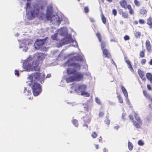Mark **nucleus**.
Returning a JSON list of instances; mask_svg holds the SVG:
<instances>
[{"label": "nucleus", "mask_w": 152, "mask_h": 152, "mask_svg": "<svg viewBox=\"0 0 152 152\" xmlns=\"http://www.w3.org/2000/svg\"><path fill=\"white\" fill-rule=\"evenodd\" d=\"M84 108L87 112H86V115L83 117V122L85 123V124L83 125V126H86L88 128V126L87 125L90 123L91 119V114L89 111V110H91V109H89L88 106L87 105L85 106Z\"/></svg>", "instance_id": "nucleus-1"}, {"label": "nucleus", "mask_w": 152, "mask_h": 152, "mask_svg": "<svg viewBox=\"0 0 152 152\" xmlns=\"http://www.w3.org/2000/svg\"><path fill=\"white\" fill-rule=\"evenodd\" d=\"M39 7L38 4H36L34 5L33 7L30 11L31 14L28 16V18L31 20L34 18L37 17L39 14Z\"/></svg>", "instance_id": "nucleus-2"}, {"label": "nucleus", "mask_w": 152, "mask_h": 152, "mask_svg": "<svg viewBox=\"0 0 152 152\" xmlns=\"http://www.w3.org/2000/svg\"><path fill=\"white\" fill-rule=\"evenodd\" d=\"M31 88L33 94L34 96H38L41 92V86L37 82L33 84Z\"/></svg>", "instance_id": "nucleus-3"}, {"label": "nucleus", "mask_w": 152, "mask_h": 152, "mask_svg": "<svg viewBox=\"0 0 152 152\" xmlns=\"http://www.w3.org/2000/svg\"><path fill=\"white\" fill-rule=\"evenodd\" d=\"M119 4L124 9H127L129 10V13L131 15L134 14V11L132 9L131 6L130 4H128L126 1L125 0H121L119 1Z\"/></svg>", "instance_id": "nucleus-4"}, {"label": "nucleus", "mask_w": 152, "mask_h": 152, "mask_svg": "<svg viewBox=\"0 0 152 152\" xmlns=\"http://www.w3.org/2000/svg\"><path fill=\"white\" fill-rule=\"evenodd\" d=\"M69 66H71L73 67V68L68 67L67 68V74L69 75H74L77 72L75 68H78L79 69H80V64L75 63H72L70 65H69Z\"/></svg>", "instance_id": "nucleus-5"}, {"label": "nucleus", "mask_w": 152, "mask_h": 152, "mask_svg": "<svg viewBox=\"0 0 152 152\" xmlns=\"http://www.w3.org/2000/svg\"><path fill=\"white\" fill-rule=\"evenodd\" d=\"M47 20L50 19L51 21L53 24L58 25L59 26L62 20L60 19L58 16L54 15L51 17L50 15H47L46 16Z\"/></svg>", "instance_id": "nucleus-6"}, {"label": "nucleus", "mask_w": 152, "mask_h": 152, "mask_svg": "<svg viewBox=\"0 0 152 152\" xmlns=\"http://www.w3.org/2000/svg\"><path fill=\"white\" fill-rule=\"evenodd\" d=\"M34 77L35 80L41 83L42 84L45 79V75L44 74H41L39 72L33 73Z\"/></svg>", "instance_id": "nucleus-7"}, {"label": "nucleus", "mask_w": 152, "mask_h": 152, "mask_svg": "<svg viewBox=\"0 0 152 152\" xmlns=\"http://www.w3.org/2000/svg\"><path fill=\"white\" fill-rule=\"evenodd\" d=\"M72 88H75V90L77 92L80 91L81 92L86 90L87 88L86 85L84 84L81 85L77 84L74 85L72 87Z\"/></svg>", "instance_id": "nucleus-8"}, {"label": "nucleus", "mask_w": 152, "mask_h": 152, "mask_svg": "<svg viewBox=\"0 0 152 152\" xmlns=\"http://www.w3.org/2000/svg\"><path fill=\"white\" fill-rule=\"evenodd\" d=\"M73 42V39L71 37H66L61 40L59 43L57 45L58 47H61L64 45L71 43Z\"/></svg>", "instance_id": "nucleus-9"}, {"label": "nucleus", "mask_w": 152, "mask_h": 152, "mask_svg": "<svg viewBox=\"0 0 152 152\" xmlns=\"http://www.w3.org/2000/svg\"><path fill=\"white\" fill-rule=\"evenodd\" d=\"M73 76L75 81H80L83 78V74L80 72H76Z\"/></svg>", "instance_id": "nucleus-10"}, {"label": "nucleus", "mask_w": 152, "mask_h": 152, "mask_svg": "<svg viewBox=\"0 0 152 152\" xmlns=\"http://www.w3.org/2000/svg\"><path fill=\"white\" fill-rule=\"evenodd\" d=\"M39 62L38 60L33 61L32 63V69L35 71H39L40 67L38 66Z\"/></svg>", "instance_id": "nucleus-11"}, {"label": "nucleus", "mask_w": 152, "mask_h": 152, "mask_svg": "<svg viewBox=\"0 0 152 152\" xmlns=\"http://www.w3.org/2000/svg\"><path fill=\"white\" fill-rule=\"evenodd\" d=\"M44 44L43 41L41 40H37L34 44L35 48L37 49L40 48Z\"/></svg>", "instance_id": "nucleus-12"}, {"label": "nucleus", "mask_w": 152, "mask_h": 152, "mask_svg": "<svg viewBox=\"0 0 152 152\" xmlns=\"http://www.w3.org/2000/svg\"><path fill=\"white\" fill-rule=\"evenodd\" d=\"M102 50L103 55L105 57L109 58L111 57L110 54L107 49L105 48Z\"/></svg>", "instance_id": "nucleus-13"}, {"label": "nucleus", "mask_w": 152, "mask_h": 152, "mask_svg": "<svg viewBox=\"0 0 152 152\" xmlns=\"http://www.w3.org/2000/svg\"><path fill=\"white\" fill-rule=\"evenodd\" d=\"M23 66L24 69L27 71L31 67V65L29 64L28 61H23Z\"/></svg>", "instance_id": "nucleus-14"}, {"label": "nucleus", "mask_w": 152, "mask_h": 152, "mask_svg": "<svg viewBox=\"0 0 152 152\" xmlns=\"http://www.w3.org/2000/svg\"><path fill=\"white\" fill-rule=\"evenodd\" d=\"M146 49L148 52H150L151 50V45L149 40L148 39L146 40L145 42Z\"/></svg>", "instance_id": "nucleus-15"}, {"label": "nucleus", "mask_w": 152, "mask_h": 152, "mask_svg": "<svg viewBox=\"0 0 152 152\" xmlns=\"http://www.w3.org/2000/svg\"><path fill=\"white\" fill-rule=\"evenodd\" d=\"M137 72L141 79H142L143 81H145V77L144 72L140 69L138 70Z\"/></svg>", "instance_id": "nucleus-16"}, {"label": "nucleus", "mask_w": 152, "mask_h": 152, "mask_svg": "<svg viewBox=\"0 0 152 152\" xmlns=\"http://www.w3.org/2000/svg\"><path fill=\"white\" fill-rule=\"evenodd\" d=\"M44 54L43 53H38L37 54V58L39 61H41L45 58Z\"/></svg>", "instance_id": "nucleus-17"}, {"label": "nucleus", "mask_w": 152, "mask_h": 152, "mask_svg": "<svg viewBox=\"0 0 152 152\" xmlns=\"http://www.w3.org/2000/svg\"><path fill=\"white\" fill-rule=\"evenodd\" d=\"M125 61L127 64L128 68L130 69V70L132 72H134V69L132 67V66L129 61L128 60L126 59L125 60Z\"/></svg>", "instance_id": "nucleus-18"}, {"label": "nucleus", "mask_w": 152, "mask_h": 152, "mask_svg": "<svg viewBox=\"0 0 152 152\" xmlns=\"http://www.w3.org/2000/svg\"><path fill=\"white\" fill-rule=\"evenodd\" d=\"M66 81L68 83L75 81V80L73 75L72 76H70L66 79Z\"/></svg>", "instance_id": "nucleus-19"}, {"label": "nucleus", "mask_w": 152, "mask_h": 152, "mask_svg": "<svg viewBox=\"0 0 152 152\" xmlns=\"http://www.w3.org/2000/svg\"><path fill=\"white\" fill-rule=\"evenodd\" d=\"M146 77L148 80H149L150 83H152V75L150 73H147L146 74Z\"/></svg>", "instance_id": "nucleus-20"}, {"label": "nucleus", "mask_w": 152, "mask_h": 152, "mask_svg": "<svg viewBox=\"0 0 152 152\" xmlns=\"http://www.w3.org/2000/svg\"><path fill=\"white\" fill-rule=\"evenodd\" d=\"M58 33H55L51 36V38L53 40L58 41Z\"/></svg>", "instance_id": "nucleus-21"}, {"label": "nucleus", "mask_w": 152, "mask_h": 152, "mask_svg": "<svg viewBox=\"0 0 152 152\" xmlns=\"http://www.w3.org/2000/svg\"><path fill=\"white\" fill-rule=\"evenodd\" d=\"M23 93H25L27 95L29 96L31 94V92L30 90H28L26 87H25Z\"/></svg>", "instance_id": "nucleus-22"}, {"label": "nucleus", "mask_w": 152, "mask_h": 152, "mask_svg": "<svg viewBox=\"0 0 152 152\" xmlns=\"http://www.w3.org/2000/svg\"><path fill=\"white\" fill-rule=\"evenodd\" d=\"M134 117L136 120L140 124H141L142 121L138 115L135 113H134Z\"/></svg>", "instance_id": "nucleus-23"}, {"label": "nucleus", "mask_w": 152, "mask_h": 152, "mask_svg": "<svg viewBox=\"0 0 152 152\" xmlns=\"http://www.w3.org/2000/svg\"><path fill=\"white\" fill-rule=\"evenodd\" d=\"M101 11V16L102 20L103 23L104 24H105L106 23V19L102 11V10Z\"/></svg>", "instance_id": "nucleus-24"}, {"label": "nucleus", "mask_w": 152, "mask_h": 152, "mask_svg": "<svg viewBox=\"0 0 152 152\" xmlns=\"http://www.w3.org/2000/svg\"><path fill=\"white\" fill-rule=\"evenodd\" d=\"M147 11L144 7H142L140 10V14L144 15L147 13Z\"/></svg>", "instance_id": "nucleus-25"}, {"label": "nucleus", "mask_w": 152, "mask_h": 152, "mask_svg": "<svg viewBox=\"0 0 152 152\" xmlns=\"http://www.w3.org/2000/svg\"><path fill=\"white\" fill-rule=\"evenodd\" d=\"M101 43V48L102 50L104 49V48L106 46V42L105 41L102 40L101 42H99Z\"/></svg>", "instance_id": "nucleus-26"}, {"label": "nucleus", "mask_w": 152, "mask_h": 152, "mask_svg": "<svg viewBox=\"0 0 152 152\" xmlns=\"http://www.w3.org/2000/svg\"><path fill=\"white\" fill-rule=\"evenodd\" d=\"M147 23L149 26H152V18L151 16L149 17L147 19Z\"/></svg>", "instance_id": "nucleus-27"}, {"label": "nucleus", "mask_w": 152, "mask_h": 152, "mask_svg": "<svg viewBox=\"0 0 152 152\" xmlns=\"http://www.w3.org/2000/svg\"><path fill=\"white\" fill-rule=\"evenodd\" d=\"M143 94L144 95V96L147 98H148L149 99H151V96L148 94L147 92V91L145 90H144L143 91Z\"/></svg>", "instance_id": "nucleus-28"}, {"label": "nucleus", "mask_w": 152, "mask_h": 152, "mask_svg": "<svg viewBox=\"0 0 152 152\" xmlns=\"http://www.w3.org/2000/svg\"><path fill=\"white\" fill-rule=\"evenodd\" d=\"M138 122H137L135 121H133V125L137 128H140L141 127L139 123H138Z\"/></svg>", "instance_id": "nucleus-29"}, {"label": "nucleus", "mask_w": 152, "mask_h": 152, "mask_svg": "<svg viewBox=\"0 0 152 152\" xmlns=\"http://www.w3.org/2000/svg\"><path fill=\"white\" fill-rule=\"evenodd\" d=\"M121 15L124 18H129L128 14L127 11L124 12Z\"/></svg>", "instance_id": "nucleus-30"}, {"label": "nucleus", "mask_w": 152, "mask_h": 152, "mask_svg": "<svg viewBox=\"0 0 152 152\" xmlns=\"http://www.w3.org/2000/svg\"><path fill=\"white\" fill-rule=\"evenodd\" d=\"M145 50L144 49L142 50L141 51L139 54L140 57L142 58H144L145 56Z\"/></svg>", "instance_id": "nucleus-31"}, {"label": "nucleus", "mask_w": 152, "mask_h": 152, "mask_svg": "<svg viewBox=\"0 0 152 152\" xmlns=\"http://www.w3.org/2000/svg\"><path fill=\"white\" fill-rule=\"evenodd\" d=\"M73 124L76 127H77L78 126V121L76 119H73L72 121Z\"/></svg>", "instance_id": "nucleus-32"}, {"label": "nucleus", "mask_w": 152, "mask_h": 152, "mask_svg": "<svg viewBox=\"0 0 152 152\" xmlns=\"http://www.w3.org/2000/svg\"><path fill=\"white\" fill-rule=\"evenodd\" d=\"M96 35L98 39L99 42H101L102 40V37L100 33L99 32H97L96 34Z\"/></svg>", "instance_id": "nucleus-33"}, {"label": "nucleus", "mask_w": 152, "mask_h": 152, "mask_svg": "<svg viewBox=\"0 0 152 152\" xmlns=\"http://www.w3.org/2000/svg\"><path fill=\"white\" fill-rule=\"evenodd\" d=\"M81 95L82 96H85L87 97H88L90 96V94L87 92L83 91L81 92Z\"/></svg>", "instance_id": "nucleus-34"}, {"label": "nucleus", "mask_w": 152, "mask_h": 152, "mask_svg": "<svg viewBox=\"0 0 152 152\" xmlns=\"http://www.w3.org/2000/svg\"><path fill=\"white\" fill-rule=\"evenodd\" d=\"M128 148L130 151L132 150L133 148V145L132 143L129 142H128Z\"/></svg>", "instance_id": "nucleus-35"}, {"label": "nucleus", "mask_w": 152, "mask_h": 152, "mask_svg": "<svg viewBox=\"0 0 152 152\" xmlns=\"http://www.w3.org/2000/svg\"><path fill=\"white\" fill-rule=\"evenodd\" d=\"M117 97L118 99L119 102L121 103H123V100L122 97L121 95H119Z\"/></svg>", "instance_id": "nucleus-36"}, {"label": "nucleus", "mask_w": 152, "mask_h": 152, "mask_svg": "<svg viewBox=\"0 0 152 152\" xmlns=\"http://www.w3.org/2000/svg\"><path fill=\"white\" fill-rule=\"evenodd\" d=\"M34 77L33 73L29 75L28 78L29 79L30 81L31 82H32L33 80V77Z\"/></svg>", "instance_id": "nucleus-37"}, {"label": "nucleus", "mask_w": 152, "mask_h": 152, "mask_svg": "<svg viewBox=\"0 0 152 152\" xmlns=\"http://www.w3.org/2000/svg\"><path fill=\"white\" fill-rule=\"evenodd\" d=\"M141 33L140 32H136L134 34V36L136 38H139L141 36Z\"/></svg>", "instance_id": "nucleus-38"}, {"label": "nucleus", "mask_w": 152, "mask_h": 152, "mask_svg": "<svg viewBox=\"0 0 152 152\" xmlns=\"http://www.w3.org/2000/svg\"><path fill=\"white\" fill-rule=\"evenodd\" d=\"M98 136L97 134L95 132H92L91 136L94 138H96Z\"/></svg>", "instance_id": "nucleus-39"}, {"label": "nucleus", "mask_w": 152, "mask_h": 152, "mask_svg": "<svg viewBox=\"0 0 152 152\" xmlns=\"http://www.w3.org/2000/svg\"><path fill=\"white\" fill-rule=\"evenodd\" d=\"M146 60L145 59H142L140 61L141 64L142 65H144L146 62Z\"/></svg>", "instance_id": "nucleus-40"}, {"label": "nucleus", "mask_w": 152, "mask_h": 152, "mask_svg": "<svg viewBox=\"0 0 152 152\" xmlns=\"http://www.w3.org/2000/svg\"><path fill=\"white\" fill-rule=\"evenodd\" d=\"M95 100L96 103H97L99 105H101V103L100 101V100L97 97L95 98Z\"/></svg>", "instance_id": "nucleus-41"}, {"label": "nucleus", "mask_w": 152, "mask_h": 152, "mask_svg": "<svg viewBox=\"0 0 152 152\" xmlns=\"http://www.w3.org/2000/svg\"><path fill=\"white\" fill-rule=\"evenodd\" d=\"M135 5L137 6H140V3L137 0H134V1Z\"/></svg>", "instance_id": "nucleus-42"}, {"label": "nucleus", "mask_w": 152, "mask_h": 152, "mask_svg": "<svg viewBox=\"0 0 152 152\" xmlns=\"http://www.w3.org/2000/svg\"><path fill=\"white\" fill-rule=\"evenodd\" d=\"M138 144L140 146H142L144 145V143L141 140H140L138 142Z\"/></svg>", "instance_id": "nucleus-43"}, {"label": "nucleus", "mask_w": 152, "mask_h": 152, "mask_svg": "<svg viewBox=\"0 0 152 152\" xmlns=\"http://www.w3.org/2000/svg\"><path fill=\"white\" fill-rule=\"evenodd\" d=\"M84 10L86 13H88L89 12V9L87 7H85L84 8Z\"/></svg>", "instance_id": "nucleus-44"}, {"label": "nucleus", "mask_w": 152, "mask_h": 152, "mask_svg": "<svg viewBox=\"0 0 152 152\" xmlns=\"http://www.w3.org/2000/svg\"><path fill=\"white\" fill-rule=\"evenodd\" d=\"M124 39L125 41L128 40L130 39V37L128 35H126L124 37Z\"/></svg>", "instance_id": "nucleus-45"}, {"label": "nucleus", "mask_w": 152, "mask_h": 152, "mask_svg": "<svg viewBox=\"0 0 152 152\" xmlns=\"http://www.w3.org/2000/svg\"><path fill=\"white\" fill-rule=\"evenodd\" d=\"M112 13L114 16L116 15L117 14V12L115 9H113L112 10Z\"/></svg>", "instance_id": "nucleus-46"}, {"label": "nucleus", "mask_w": 152, "mask_h": 152, "mask_svg": "<svg viewBox=\"0 0 152 152\" xmlns=\"http://www.w3.org/2000/svg\"><path fill=\"white\" fill-rule=\"evenodd\" d=\"M104 115V113L103 112H100L99 114V117H102Z\"/></svg>", "instance_id": "nucleus-47"}, {"label": "nucleus", "mask_w": 152, "mask_h": 152, "mask_svg": "<svg viewBox=\"0 0 152 152\" xmlns=\"http://www.w3.org/2000/svg\"><path fill=\"white\" fill-rule=\"evenodd\" d=\"M104 122L106 124L109 125L110 124V121L109 119H107L105 120Z\"/></svg>", "instance_id": "nucleus-48"}, {"label": "nucleus", "mask_w": 152, "mask_h": 152, "mask_svg": "<svg viewBox=\"0 0 152 152\" xmlns=\"http://www.w3.org/2000/svg\"><path fill=\"white\" fill-rule=\"evenodd\" d=\"M15 75H17L18 77L19 75V72L18 70H15Z\"/></svg>", "instance_id": "nucleus-49"}, {"label": "nucleus", "mask_w": 152, "mask_h": 152, "mask_svg": "<svg viewBox=\"0 0 152 152\" xmlns=\"http://www.w3.org/2000/svg\"><path fill=\"white\" fill-rule=\"evenodd\" d=\"M139 23L141 24H144L145 23V21L141 19L139 20Z\"/></svg>", "instance_id": "nucleus-50"}, {"label": "nucleus", "mask_w": 152, "mask_h": 152, "mask_svg": "<svg viewBox=\"0 0 152 152\" xmlns=\"http://www.w3.org/2000/svg\"><path fill=\"white\" fill-rule=\"evenodd\" d=\"M123 92L125 96L126 97H128V93L126 90L125 91H123Z\"/></svg>", "instance_id": "nucleus-51"}, {"label": "nucleus", "mask_w": 152, "mask_h": 152, "mask_svg": "<svg viewBox=\"0 0 152 152\" xmlns=\"http://www.w3.org/2000/svg\"><path fill=\"white\" fill-rule=\"evenodd\" d=\"M129 118L133 122V121H134V117L132 115H129Z\"/></svg>", "instance_id": "nucleus-52"}, {"label": "nucleus", "mask_w": 152, "mask_h": 152, "mask_svg": "<svg viewBox=\"0 0 152 152\" xmlns=\"http://www.w3.org/2000/svg\"><path fill=\"white\" fill-rule=\"evenodd\" d=\"M126 113H123L122 115V118L123 119H124V120L125 119H126V118H125V116H126Z\"/></svg>", "instance_id": "nucleus-53"}, {"label": "nucleus", "mask_w": 152, "mask_h": 152, "mask_svg": "<svg viewBox=\"0 0 152 152\" xmlns=\"http://www.w3.org/2000/svg\"><path fill=\"white\" fill-rule=\"evenodd\" d=\"M118 11L119 12V14L120 15H121L123 13V12H124L123 10L122 9H119L118 10Z\"/></svg>", "instance_id": "nucleus-54"}, {"label": "nucleus", "mask_w": 152, "mask_h": 152, "mask_svg": "<svg viewBox=\"0 0 152 152\" xmlns=\"http://www.w3.org/2000/svg\"><path fill=\"white\" fill-rule=\"evenodd\" d=\"M30 7V4L28 3H27L26 4V10L27 11V9L28 8Z\"/></svg>", "instance_id": "nucleus-55"}, {"label": "nucleus", "mask_w": 152, "mask_h": 152, "mask_svg": "<svg viewBox=\"0 0 152 152\" xmlns=\"http://www.w3.org/2000/svg\"><path fill=\"white\" fill-rule=\"evenodd\" d=\"M147 88L148 90L151 91L152 90V88L151 86L148 84L147 85Z\"/></svg>", "instance_id": "nucleus-56"}, {"label": "nucleus", "mask_w": 152, "mask_h": 152, "mask_svg": "<svg viewBox=\"0 0 152 152\" xmlns=\"http://www.w3.org/2000/svg\"><path fill=\"white\" fill-rule=\"evenodd\" d=\"M102 137L101 136H100L99 138V141L100 142L102 143Z\"/></svg>", "instance_id": "nucleus-57"}, {"label": "nucleus", "mask_w": 152, "mask_h": 152, "mask_svg": "<svg viewBox=\"0 0 152 152\" xmlns=\"http://www.w3.org/2000/svg\"><path fill=\"white\" fill-rule=\"evenodd\" d=\"M108 150L105 148H104L102 150V152H108Z\"/></svg>", "instance_id": "nucleus-58"}, {"label": "nucleus", "mask_w": 152, "mask_h": 152, "mask_svg": "<svg viewBox=\"0 0 152 152\" xmlns=\"http://www.w3.org/2000/svg\"><path fill=\"white\" fill-rule=\"evenodd\" d=\"M121 89L122 90V91L123 92L124 91H125L126 90V88H124V86H122L121 87Z\"/></svg>", "instance_id": "nucleus-59"}, {"label": "nucleus", "mask_w": 152, "mask_h": 152, "mask_svg": "<svg viewBox=\"0 0 152 152\" xmlns=\"http://www.w3.org/2000/svg\"><path fill=\"white\" fill-rule=\"evenodd\" d=\"M51 77V75L50 74H48L47 75L46 78H50Z\"/></svg>", "instance_id": "nucleus-60"}, {"label": "nucleus", "mask_w": 152, "mask_h": 152, "mask_svg": "<svg viewBox=\"0 0 152 152\" xmlns=\"http://www.w3.org/2000/svg\"><path fill=\"white\" fill-rule=\"evenodd\" d=\"M110 42H116V41L115 39H110Z\"/></svg>", "instance_id": "nucleus-61"}, {"label": "nucleus", "mask_w": 152, "mask_h": 152, "mask_svg": "<svg viewBox=\"0 0 152 152\" xmlns=\"http://www.w3.org/2000/svg\"><path fill=\"white\" fill-rule=\"evenodd\" d=\"M90 21L92 22H94V20L93 18H90Z\"/></svg>", "instance_id": "nucleus-62"}, {"label": "nucleus", "mask_w": 152, "mask_h": 152, "mask_svg": "<svg viewBox=\"0 0 152 152\" xmlns=\"http://www.w3.org/2000/svg\"><path fill=\"white\" fill-rule=\"evenodd\" d=\"M111 63L113 64L114 65H115V62L113 61V59H111Z\"/></svg>", "instance_id": "nucleus-63"}, {"label": "nucleus", "mask_w": 152, "mask_h": 152, "mask_svg": "<svg viewBox=\"0 0 152 152\" xmlns=\"http://www.w3.org/2000/svg\"><path fill=\"white\" fill-rule=\"evenodd\" d=\"M149 64L151 65H152V59L149 61Z\"/></svg>", "instance_id": "nucleus-64"}]
</instances>
